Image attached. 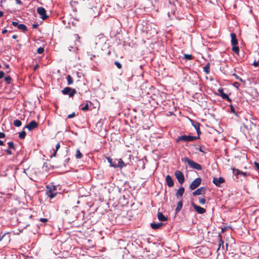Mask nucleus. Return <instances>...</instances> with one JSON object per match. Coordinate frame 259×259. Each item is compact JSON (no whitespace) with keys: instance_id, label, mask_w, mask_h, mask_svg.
Wrapping results in <instances>:
<instances>
[{"instance_id":"nucleus-1","label":"nucleus","mask_w":259,"mask_h":259,"mask_svg":"<svg viewBox=\"0 0 259 259\" xmlns=\"http://www.w3.org/2000/svg\"><path fill=\"white\" fill-rule=\"evenodd\" d=\"M58 194L57 187L54 185H48L47 186L46 194L50 198L55 197Z\"/></svg>"},{"instance_id":"nucleus-2","label":"nucleus","mask_w":259,"mask_h":259,"mask_svg":"<svg viewBox=\"0 0 259 259\" xmlns=\"http://www.w3.org/2000/svg\"><path fill=\"white\" fill-rule=\"evenodd\" d=\"M182 161L185 163H187L192 168L197 169L198 170H200L202 169V166L200 164L195 162L188 157L184 158L182 159Z\"/></svg>"},{"instance_id":"nucleus-3","label":"nucleus","mask_w":259,"mask_h":259,"mask_svg":"<svg viewBox=\"0 0 259 259\" xmlns=\"http://www.w3.org/2000/svg\"><path fill=\"white\" fill-rule=\"evenodd\" d=\"M200 137L199 136H192L190 135H182L180 137H178L177 138L176 142L177 143L180 141H184V142H192L195 141L197 139H199Z\"/></svg>"},{"instance_id":"nucleus-4","label":"nucleus","mask_w":259,"mask_h":259,"mask_svg":"<svg viewBox=\"0 0 259 259\" xmlns=\"http://www.w3.org/2000/svg\"><path fill=\"white\" fill-rule=\"evenodd\" d=\"M62 93L63 95H68L69 97H72L76 93V91L75 89L66 87L62 90Z\"/></svg>"},{"instance_id":"nucleus-5","label":"nucleus","mask_w":259,"mask_h":259,"mask_svg":"<svg viewBox=\"0 0 259 259\" xmlns=\"http://www.w3.org/2000/svg\"><path fill=\"white\" fill-rule=\"evenodd\" d=\"M175 176L179 183L183 184L185 181V178L183 172L180 170H176L175 172Z\"/></svg>"},{"instance_id":"nucleus-6","label":"nucleus","mask_w":259,"mask_h":259,"mask_svg":"<svg viewBox=\"0 0 259 259\" xmlns=\"http://www.w3.org/2000/svg\"><path fill=\"white\" fill-rule=\"evenodd\" d=\"M201 183V179L197 178L195 179L190 184V189L191 190H194L199 186Z\"/></svg>"},{"instance_id":"nucleus-7","label":"nucleus","mask_w":259,"mask_h":259,"mask_svg":"<svg viewBox=\"0 0 259 259\" xmlns=\"http://www.w3.org/2000/svg\"><path fill=\"white\" fill-rule=\"evenodd\" d=\"M37 12L39 14L40 18L43 20H45L48 17V16L46 14V11L43 7H38L37 8Z\"/></svg>"},{"instance_id":"nucleus-8","label":"nucleus","mask_w":259,"mask_h":259,"mask_svg":"<svg viewBox=\"0 0 259 259\" xmlns=\"http://www.w3.org/2000/svg\"><path fill=\"white\" fill-rule=\"evenodd\" d=\"M218 95L221 96L223 99L227 100L229 102H231V100L229 98L228 96L224 93V90L223 88H219L218 90Z\"/></svg>"},{"instance_id":"nucleus-9","label":"nucleus","mask_w":259,"mask_h":259,"mask_svg":"<svg viewBox=\"0 0 259 259\" xmlns=\"http://www.w3.org/2000/svg\"><path fill=\"white\" fill-rule=\"evenodd\" d=\"M12 24L15 27H17L19 30H22L23 32H25L27 30L26 26L23 24H18L17 22L13 21Z\"/></svg>"},{"instance_id":"nucleus-10","label":"nucleus","mask_w":259,"mask_h":259,"mask_svg":"<svg viewBox=\"0 0 259 259\" xmlns=\"http://www.w3.org/2000/svg\"><path fill=\"white\" fill-rule=\"evenodd\" d=\"M206 191V188L205 187H201L194 192H193V196H197L200 195H204Z\"/></svg>"},{"instance_id":"nucleus-11","label":"nucleus","mask_w":259,"mask_h":259,"mask_svg":"<svg viewBox=\"0 0 259 259\" xmlns=\"http://www.w3.org/2000/svg\"><path fill=\"white\" fill-rule=\"evenodd\" d=\"M38 123L35 120L31 121L27 125L25 126L29 131H31L38 126Z\"/></svg>"},{"instance_id":"nucleus-12","label":"nucleus","mask_w":259,"mask_h":259,"mask_svg":"<svg viewBox=\"0 0 259 259\" xmlns=\"http://www.w3.org/2000/svg\"><path fill=\"white\" fill-rule=\"evenodd\" d=\"M192 205L193 207L195 210L199 214H203L206 212V209L201 206L196 205L194 203H192Z\"/></svg>"},{"instance_id":"nucleus-13","label":"nucleus","mask_w":259,"mask_h":259,"mask_svg":"<svg viewBox=\"0 0 259 259\" xmlns=\"http://www.w3.org/2000/svg\"><path fill=\"white\" fill-rule=\"evenodd\" d=\"M225 180L223 177H220L219 178H213L212 183L217 187L221 186V184L224 183Z\"/></svg>"},{"instance_id":"nucleus-14","label":"nucleus","mask_w":259,"mask_h":259,"mask_svg":"<svg viewBox=\"0 0 259 259\" xmlns=\"http://www.w3.org/2000/svg\"><path fill=\"white\" fill-rule=\"evenodd\" d=\"M165 181L167 185L169 187H172L174 185V181L172 179V178L169 175H167L166 177Z\"/></svg>"},{"instance_id":"nucleus-15","label":"nucleus","mask_w":259,"mask_h":259,"mask_svg":"<svg viewBox=\"0 0 259 259\" xmlns=\"http://www.w3.org/2000/svg\"><path fill=\"white\" fill-rule=\"evenodd\" d=\"M218 242H219V247L217 248V252H218V254H219V251L221 248V246H222V248H224V241L222 240V236L221 234L218 235Z\"/></svg>"},{"instance_id":"nucleus-16","label":"nucleus","mask_w":259,"mask_h":259,"mask_svg":"<svg viewBox=\"0 0 259 259\" xmlns=\"http://www.w3.org/2000/svg\"><path fill=\"white\" fill-rule=\"evenodd\" d=\"M231 44L232 46H235L238 45V41L236 38V34L234 33H231Z\"/></svg>"},{"instance_id":"nucleus-17","label":"nucleus","mask_w":259,"mask_h":259,"mask_svg":"<svg viewBox=\"0 0 259 259\" xmlns=\"http://www.w3.org/2000/svg\"><path fill=\"white\" fill-rule=\"evenodd\" d=\"M157 218L159 221L162 222L166 221L168 220L167 217L164 216L161 212L157 213Z\"/></svg>"},{"instance_id":"nucleus-18","label":"nucleus","mask_w":259,"mask_h":259,"mask_svg":"<svg viewBox=\"0 0 259 259\" xmlns=\"http://www.w3.org/2000/svg\"><path fill=\"white\" fill-rule=\"evenodd\" d=\"M163 225V224L161 223H151L150 226L152 229L154 230H157L159 229L161 227H162Z\"/></svg>"},{"instance_id":"nucleus-19","label":"nucleus","mask_w":259,"mask_h":259,"mask_svg":"<svg viewBox=\"0 0 259 259\" xmlns=\"http://www.w3.org/2000/svg\"><path fill=\"white\" fill-rule=\"evenodd\" d=\"M185 189L184 187H180L177 191L176 196L177 197H182L184 193Z\"/></svg>"},{"instance_id":"nucleus-20","label":"nucleus","mask_w":259,"mask_h":259,"mask_svg":"<svg viewBox=\"0 0 259 259\" xmlns=\"http://www.w3.org/2000/svg\"><path fill=\"white\" fill-rule=\"evenodd\" d=\"M182 206H183V202H182V201L181 200V201H180L178 203L177 206L175 209L176 213H178L181 210V209L182 208Z\"/></svg>"},{"instance_id":"nucleus-21","label":"nucleus","mask_w":259,"mask_h":259,"mask_svg":"<svg viewBox=\"0 0 259 259\" xmlns=\"http://www.w3.org/2000/svg\"><path fill=\"white\" fill-rule=\"evenodd\" d=\"M125 164L121 159H118V164L116 165V167H119L120 168L125 166Z\"/></svg>"},{"instance_id":"nucleus-22","label":"nucleus","mask_w":259,"mask_h":259,"mask_svg":"<svg viewBox=\"0 0 259 259\" xmlns=\"http://www.w3.org/2000/svg\"><path fill=\"white\" fill-rule=\"evenodd\" d=\"M203 70L206 74H209L210 73V64L209 63H207L204 67Z\"/></svg>"},{"instance_id":"nucleus-23","label":"nucleus","mask_w":259,"mask_h":259,"mask_svg":"<svg viewBox=\"0 0 259 259\" xmlns=\"http://www.w3.org/2000/svg\"><path fill=\"white\" fill-rule=\"evenodd\" d=\"M66 78H67V83L68 85H71V84H73V80L71 75H68L67 76Z\"/></svg>"},{"instance_id":"nucleus-24","label":"nucleus","mask_w":259,"mask_h":259,"mask_svg":"<svg viewBox=\"0 0 259 259\" xmlns=\"http://www.w3.org/2000/svg\"><path fill=\"white\" fill-rule=\"evenodd\" d=\"M60 143L58 142L56 145L55 150L54 151L53 154L51 156V157L56 156L57 152L58 150V149L60 148Z\"/></svg>"},{"instance_id":"nucleus-25","label":"nucleus","mask_w":259,"mask_h":259,"mask_svg":"<svg viewBox=\"0 0 259 259\" xmlns=\"http://www.w3.org/2000/svg\"><path fill=\"white\" fill-rule=\"evenodd\" d=\"M13 124L16 127H19L21 125L22 122L20 120L16 119L14 121Z\"/></svg>"},{"instance_id":"nucleus-26","label":"nucleus","mask_w":259,"mask_h":259,"mask_svg":"<svg viewBox=\"0 0 259 259\" xmlns=\"http://www.w3.org/2000/svg\"><path fill=\"white\" fill-rule=\"evenodd\" d=\"M82 157V154L80 152L79 150H77L76 151L75 157L77 159H80Z\"/></svg>"},{"instance_id":"nucleus-27","label":"nucleus","mask_w":259,"mask_h":259,"mask_svg":"<svg viewBox=\"0 0 259 259\" xmlns=\"http://www.w3.org/2000/svg\"><path fill=\"white\" fill-rule=\"evenodd\" d=\"M232 169V171H233V173L235 176H238V175H240L241 171L239 169H237V168H233Z\"/></svg>"},{"instance_id":"nucleus-28","label":"nucleus","mask_w":259,"mask_h":259,"mask_svg":"<svg viewBox=\"0 0 259 259\" xmlns=\"http://www.w3.org/2000/svg\"><path fill=\"white\" fill-rule=\"evenodd\" d=\"M107 159L108 161L110 163V166L113 167L114 168H116V164H114L113 162L112 159L111 158H110V157H107Z\"/></svg>"},{"instance_id":"nucleus-29","label":"nucleus","mask_w":259,"mask_h":259,"mask_svg":"<svg viewBox=\"0 0 259 259\" xmlns=\"http://www.w3.org/2000/svg\"><path fill=\"white\" fill-rule=\"evenodd\" d=\"M232 51H234L236 54H238V53H239V47H238L237 45H235V46H232Z\"/></svg>"},{"instance_id":"nucleus-30","label":"nucleus","mask_w":259,"mask_h":259,"mask_svg":"<svg viewBox=\"0 0 259 259\" xmlns=\"http://www.w3.org/2000/svg\"><path fill=\"white\" fill-rule=\"evenodd\" d=\"M26 136V133L25 131H22L19 134V138L21 139H24Z\"/></svg>"},{"instance_id":"nucleus-31","label":"nucleus","mask_w":259,"mask_h":259,"mask_svg":"<svg viewBox=\"0 0 259 259\" xmlns=\"http://www.w3.org/2000/svg\"><path fill=\"white\" fill-rule=\"evenodd\" d=\"M184 58L188 60H191L193 59V57L191 55L185 54Z\"/></svg>"},{"instance_id":"nucleus-32","label":"nucleus","mask_w":259,"mask_h":259,"mask_svg":"<svg viewBox=\"0 0 259 259\" xmlns=\"http://www.w3.org/2000/svg\"><path fill=\"white\" fill-rule=\"evenodd\" d=\"M8 145L9 149H13L14 150H15V147L14 146V143L12 142H9L8 143Z\"/></svg>"},{"instance_id":"nucleus-33","label":"nucleus","mask_w":259,"mask_h":259,"mask_svg":"<svg viewBox=\"0 0 259 259\" xmlns=\"http://www.w3.org/2000/svg\"><path fill=\"white\" fill-rule=\"evenodd\" d=\"M193 126L195 127V128L196 129V130H197V129H198L200 128V123H198V122H195L193 123Z\"/></svg>"},{"instance_id":"nucleus-34","label":"nucleus","mask_w":259,"mask_h":259,"mask_svg":"<svg viewBox=\"0 0 259 259\" xmlns=\"http://www.w3.org/2000/svg\"><path fill=\"white\" fill-rule=\"evenodd\" d=\"M5 81L7 82L8 84H9L11 83V81L12 80V78L10 76H6L5 78Z\"/></svg>"},{"instance_id":"nucleus-35","label":"nucleus","mask_w":259,"mask_h":259,"mask_svg":"<svg viewBox=\"0 0 259 259\" xmlns=\"http://www.w3.org/2000/svg\"><path fill=\"white\" fill-rule=\"evenodd\" d=\"M44 52V49L42 47H39L37 50V53L39 54L43 53Z\"/></svg>"},{"instance_id":"nucleus-36","label":"nucleus","mask_w":259,"mask_h":259,"mask_svg":"<svg viewBox=\"0 0 259 259\" xmlns=\"http://www.w3.org/2000/svg\"><path fill=\"white\" fill-rule=\"evenodd\" d=\"M199 202L201 204H204L205 203L206 200L204 198H199Z\"/></svg>"},{"instance_id":"nucleus-37","label":"nucleus","mask_w":259,"mask_h":259,"mask_svg":"<svg viewBox=\"0 0 259 259\" xmlns=\"http://www.w3.org/2000/svg\"><path fill=\"white\" fill-rule=\"evenodd\" d=\"M114 64L118 69H121L122 68V65L119 62L115 61Z\"/></svg>"},{"instance_id":"nucleus-38","label":"nucleus","mask_w":259,"mask_h":259,"mask_svg":"<svg viewBox=\"0 0 259 259\" xmlns=\"http://www.w3.org/2000/svg\"><path fill=\"white\" fill-rule=\"evenodd\" d=\"M89 105L87 103L84 107L81 108V110L83 111H87L89 110Z\"/></svg>"},{"instance_id":"nucleus-39","label":"nucleus","mask_w":259,"mask_h":259,"mask_svg":"<svg viewBox=\"0 0 259 259\" xmlns=\"http://www.w3.org/2000/svg\"><path fill=\"white\" fill-rule=\"evenodd\" d=\"M230 109H231V111L232 113L236 114L235 108H234V106L232 105H230Z\"/></svg>"},{"instance_id":"nucleus-40","label":"nucleus","mask_w":259,"mask_h":259,"mask_svg":"<svg viewBox=\"0 0 259 259\" xmlns=\"http://www.w3.org/2000/svg\"><path fill=\"white\" fill-rule=\"evenodd\" d=\"M240 175H242L244 177H247L249 175V174H248L246 172L242 171H241Z\"/></svg>"},{"instance_id":"nucleus-41","label":"nucleus","mask_w":259,"mask_h":259,"mask_svg":"<svg viewBox=\"0 0 259 259\" xmlns=\"http://www.w3.org/2000/svg\"><path fill=\"white\" fill-rule=\"evenodd\" d=\"M75 116V114L74 112H73L72 113L69 114L68 115L67 118H71L74 117Z\"/></svg>"},{"instance_id":"nucleus-42","label":"nucleus","mask_w":259,"mask_h":259,"mask_svg":"<svg viewBox=\"0 0 259 259\" xmlns=\"http://www.w3.org/2000/svg\"><path fill=\"white\" fill-rule=\"evenodd\" d=\"M39 221L42 223H46L48 222V219L46 218H40Z\"/></svg>"},{"instance_id":"nucleus-43","label":"nucleus","mask_w":259,"mask_h":259,"mask_svg":"<svg viewBox=\"0 0 259 259\" xmlns=\"http://www.w3.org/2000/svg\"><path fill=\"white\" fill-rule=\"evenodd\" d=\"M253 66L257 67L259 66V60L257 61H254L253 63Z\"/></svg>"},{"instance_id":"nucleus-44","label":"nucleus","mask_w":259,"mask_h":259,"mask_svg":"<svg viewBox=\"0 0 259 259\" xmlns=\"http://www.w3.org/2000/svg\"><path fill=\"white\" fill-rule=\"evenodd\" d=\"M233 76H234L236 79H239V80H240V81H243V80H242V79L241 78H240V77H239L237 74H236L235 73H234V74H233Z\"/></svg>"},{"instance_id":"nucleus-45","label":"nucleus","mask_w":259,"mask_h":259,"mask_svg":"<svg viewBox=\"0 0 259 259\" xmlns=\"http://www.w3.org/2000/svg\"><path fill=\"white\" fill-rule=\"evenodd\" d=\"M254 164L255 167H256L257 169L259 170V162H254Z\"/></svg>"},{"instance_id":"nucleus-46","label":"nucleus","mask_w":259,"mask_h":259,"mask_svg":"<svg viewBox=\"0 0 259 259\" xmlns=\"http://www.w3.org/2000/svg\"><path fill=\"white\" fill-rule=\"evenodd\" d=\"M4 75H5V73L2 71H0V79L4 77Z\"/></svg>"},{"instance_id":"nucleus-47","label":"nucleus","mask_w":259,"mask_h":259,"mask_svg":"<svg viewBox=\"0 0 259 259\" xmlns=\"http://www.w3.org/2000/svg\"><path fill=\"white\" fill-rule=\"evenodd\" d=\"M5 136V133L0 132V138H4Z\"/></svg>"},{"instance_id":"nucleus-48","label":"nucleus","mask_w":259,"mask_h":259,"mask_svg":"<svg viewBox=\"0 0 259 259\" xmlns=\"http://www.w3.org/2000/svg\"><path fill=\"white\" fill-rule=\"evenodd\" d=\"M7 153L9 155H12V152L11 151V150H10V149H7L6 150Z\"/></svg>"},{"instance_id":"nucleus-49","label":"nucleus","mask_w":259,"mask_h":259,"mask_svg":"<svg viewBox=\"0 0 259 259\" xmlns=\"http://www.w3.org/2000/svg\"><path fill=\"white\" fill-rule=\"evenodd\" d=\"M5 68L8 69H9V70L7 71V73H8V72H9L10 71V70L9 69V65L8 64H6L5 65Z\"/></svg>"},{"instance_id":"nucleus-50","label":"nucleus","mask_w":259,"mask_h":259,"mask_svg":"<svg viewBox=\"0 0 259 259\" xmlns=\"http://www.w3.org/2000/svg\"><path fill=\"white\" fill-rule=\"evenodd\" d=\"M196 132H197V133L198 136H199V135L201 134V132H200V128H198V129H197Z\"/></svg>"},{"instance_id":"nucleus-51","label":"nucleus","mask_w":259,"mask_h":259,"mask_svg":"<svg viewBox=\"0 0 259 259\" xmlns=\"http://www.w3.org/2000/svg\"><path fill=\"white\" fill-rule=\"evenodd\" d=\"M7 31H8V30H7V29H3V30H2V33L3 34H5V33H6V32H7Z\"/></svg>"},{"instance_id":"nucleus-52","label":"nucleus","mask_w":259,"mask_h":259,"mask_svg":"<svg viewBox=\"0 0 259 259\" xmlns=\"http://www.w3.org/2000/svg\"><path fill=\"white\" fill-rule=\"evenodd\" d=\"M38 25L37 24H34L32 25L33 28H37Z\"/></svg>"},{"instance_id":"nucleus-53","label":"nucleus","mask_w":259,"mask_h":259,"mask_svg":"<svg viewBox=\"0 0 259 259\" xmlns=\"http://www.w3.org/2000/svg\"><path fill=\"white\" fill-rule=\"evenodd\" d=\"M1 235H2V233L0 234V241H1L3 239V238L5 236V235H3L2 236Z\"/></svg>"},{"instance_id":"nucleus-54","label":"nucleus","mask_w":259,"mask_h":259,"mask_svg":"<svg viewBox=\"0 0 259 259\" xmlns=\"http://www.w3.org/2000/svg\"><path fill=\"white\" fill-rule=\"evenodd\" d=\"M199 151L201 152H203V153H205L201 149V147L199 148H197Z\"/></svg>"},{"instance_id":"nucleus-55","label":"nucleus","mask_w":259,"mask_h":259,"mask_svg":"<svg viewBox=\"0 0 259 259\" xmlns=\"http://www.w3.org/2000/svg\"><path fill=\"white\" fill-rule=\"evenodd\" d=\"M18 37V36L17 35H13L12 36V38H14V39H16Z\"/></svg>"},{"instance_id":"nucleus-56","label":"nucleus","mask_w":259,"mask_h":259,"mask_svg":"<svg viewBox=\"0 0 259 259\" xmlns=\"http://www.w3.org/2000/svg\"><path fill=\"white\" fill-rule=\"evenodd\" d=\"M4 15V13L2 11H0V17H3Z\"/></svg>"},{"instance_id":"nucleus-57","label":"nucleus","mask_w":259,"mask_h":259,"mask_svg":"<svg viewBox=\"0 0 259 259\" xmlns=\"http://www.w3.org/2000/svg\"><path fill=\"white\" fill-rule=\"evenodd\" d=\"M3 145H4L3 141L2 140H0V146Z\"/></svg>"},{"instance_id":"nucleus-58","label":"nucleus","mask_w":259,"mask_h":259,"mask_svg":"<svg viewBox=\"0 0 259 259\" xmlns=\"http://www.w3.org/2000/svg\"><path fill=\"white\" fill-rule=\"evenodd\" d=\"M38 67V65H36L35 67H34V70H36Z\"/></svg>"},{"instance_id":"nucleus-59","label":"nucleus","mask_w":259,"mask_h":259,"mask_svg":"<svg viewBox=\"0 0 259 259\" xmlns=\"http://www.w3.org/2000/svg\"><path fill=\"white\" fill-rule=\"evenodd\" d=\"M70 160V158H68L67 159H66V161L67 162H68Z\"/></svg>"},{"instance_id":"nucleus-60","label":"nucleus","mask_w":259,"mask_h":259,"mask_svg":"<svg viewBox=\"0 0 259 259\" xmlns=\"http://www.w3.org/2000/svg\"><path fill=\"white\" fill-rule=\"evenodd\" d=\"M237 84H238L237 82L235 83V85H237Z\"/></svg>"},{"instance_id":"nucleus-61","label":"nucleus","mask_w":259,"mask_h":259,"mask_svg":"<svg viewBox=\"0 0 259 259\" xmlns=\"http://www.w3.org/2000/svg\"><path fill=\"white\" fill-rule=\"evenodd\" d=\"M237 84H238L237 82L235 83V85H237Z\"/></svg>"}]
</instances>
